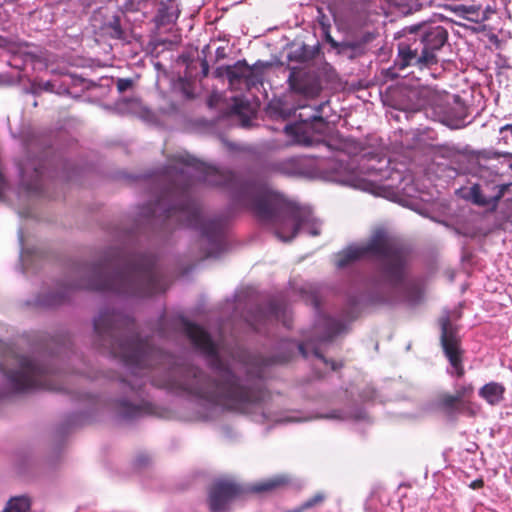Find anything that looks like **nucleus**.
<instances>
[{"label":"nucleus","instance_id":"0eeeda50","mask_svg":"<svg viewBox=\"0 0 512 512\" xmlns=\"http://www.w3.org/2000/svg\"><path fill=\"white\" fill-rule=\"evenodd\" d=\"M446 40L447 32L442 26H425L419 39H414L411 43L399 44L396 65L400 69L408 66L419 69L429 67L437 62L435 52L445 44Z\"/></svg>","mask_w":512,"mask_h":512},{"label":"nucleus","instance_id":"ddd939ff","mask_svg":"<svg viewBox=\"0 0 512 512\" xmlns=\"http://www.w3.org/2000/svg\"><path fill=\"white\" fill-rule=\"evenodd\" d=\"M447 9L456 17L474 24L487 21L496 12V7L489 3L454 4L449 5Z\"/></svg>","mask_w":512,"mask_h":512},{"label":"nucleus","instance_id":"e433bc0d","mask_svg":"<svg viewBox=\"0 0 512 512\" xmlns=\"http://www.w3.org/2000/svg\"><path fill=\"white\" fill-rule=\"evenodd\" d=\"M353 417H354L355 419H361V418H363L364 416H363L362 412H359V413H357L356 415H354Z\"/></svg>","mask_w":512,"mask_h":512},{"label":"nucleus","instance_id":"9b49d317","mask_svg":"<svg viewBox=\"0 0 512 512\" xmlns=\"http://www.w3.org/2000/svg\"><path fill=\"white\" fill-rule=\"evenodd\" d=\"M244 488L231 479L216 481L209 492V507L212 512H223L231 501L241 496Z\"/></svg>","mask_w":512,"mask_h":512},{"label":"nucleus","instance_id":"c85d7f7f","mask_svg":"<svg viewBox=\"0 0 512 512\" xmlns=\"http://www.w3.org/2000/svg\"><path fill=\"white\" fill-rule=\"evenodd\" d=\"M323 417L327 418V419H333V420H345L348 418V416L346 414H344L342 411H339V410H334L331 413H329Z\"/></svg>","mask_w":512,"mask_h":512},{"label":"nucleus","instance_id":"f704fd0d","mask_svg":"<svg viewBox=\"0 0 512 512\" xmlns=\"http://www.w3.org/2000/svg\"><path fill=\"white\" fill-rule=\"evenodd\" d=\"M146 113H147V114H146V116H144V117L146 118V121H152V120H153V118H154V116H153V114L151 113V111H148V112H146Z\"/></svg>","mask_w":512,"mask_h":512},{"label":"nucleus","instance_id":"20e7f679","mask_svg":"<svg viewBox=\"0 0 512 512\" xmlns=\"http://www.w3.org/2000/svg\"><path fill=\"white\" fill-rule=\"evenodd\" d=\"M361 259L377 262L381 281L397 297L411 304L418 303L424 288L418 280L406 278V251L397 238L384 229H377L366 244L351 245L336 255L335 264L345 268Z\"/></svg>","mask_w":512,"mask_h":512},{"label":"nucleus","instance_id":"f257e3e1","mask_svg":"<svg viewBox=\"0 0 512 512\" xmlns=\"http://www.w3.org/2000/svg\"><path fill=\"white\" fill-rule=\"evenodd\" d=\"M173 171L155 175L160 186L154 200L139 207L136 221L152 226L165 222L199 230L207 245L208 257H218L224 249L223 228L219 221L208 219L192 199L194 181L222 186L231 191L234 200L252 211L273 229L282 241L292 240L299 231L312 236L320 234V224L310 209L300 207L274 190L270 180L276 175L302 180H322L374 192L377 182L392 177L386 170L365 169L360 162H254L241 173L221 170L209 162H177Z\"/></svg>","mask_w":512,"mask_h":512},{"label":"nucleus","instance_id":"f03ea898","mask_svg":"<svg viewBox=\"0 0 512 512\" xmlns=\"http://www.w3.org/2000/svg\"><path fill=\"white\" fill-rule=\"evenodd\" d=\"M179 328L209 362L213 379L199 368L144 342L135 323L122 313L104 310L94 320L100 345L122 361L129 371L125 382L133 396L118 400V414L128 419L146 412L148 402L139 392L145 378L154 386L195 399L204 409L199 413L200 418H211L218 409L248 413L253 407L262 410L264 419L268 418L260 406L263 361L244 352L234 353L186 319L179 320Z\"/></svg>","mask_w":512,"mask_h":512},{"label":"nucleus","instance_id":"dca6fc26","mask_svg":"<svg viewBox=\"0 0 512 512\" xmlns=\"http://www.w3.org/2000/svg\"><path fill=\"white\" fill-rule=\"evenodd\" d=\"M225 75L232 87H236L242 81L246 87L255 85L261 81V74L257 67H251L244 61H239L232 66L224 69Z\"/></svg>","mask_w":512,"mask_h":512},{"label":"nucleus","instance_id":"9d476101","mask_svg":"<svg viewBox=\"0 0 512 512\" xmlns=\"http://www.w3.org/2000/svg\"><path fill=\"white\" fill-rule=\"evenodd\" d=\"M439 323L441 327V344L453 369L450 373L462 377L464 375V368L461 361V350L456 329L451 323V316L449 314L443 315Z\"/></svg>","mask_w":512,"mask_h":512},{"label":"nucleus","instance_id":"f3484780","mask_svg":"<svg viewBox=\"0 0 512 512\" xmlns=\"http://www.w3.org/2000/svg\"><path fill=\"white\" fill-rule=\"evenodd\" d=\"M439 157L443 158H466L467 160H479L480 158L490 159V158H500V157H508L510 154L508 153H499V152H491V151H474L470 149L468 146L459 147L455 145L445 144L439 147Z\"/></svg>","mask_w":512,"mask_h":512},{"label":"nucleus","instance_id":"6e6552de","mask_svg":"<svg viewBox=\"0 0 512 512\" xmlns=\"http://www.w3.org/2000/svg\"><path fill=\"white\" fill-rule=\"evenodd\" d=\"M424 112L427 117L451 128L460 129L466 125L467 108L456 95L425 90Z\"/></svg>","mask_w":512,"mask_h":512},{"label":"nucleus","instance_id":"473e14b6","mask_svg":"<svg viewBox=\"0 0 512 512\" xmlns=\"http://www.w3.org/2000/svg\"><path fill=\"white\" fill-rule=\"evenodd\" d=\"M174 160H181V161H184V160H195L194 158H191L189 155H179L178 157H176Z\"/></svg>","mask_w":512,"mask_h":512},{"label":"nucleus","instance_id":"1a4fd4ad","mask_svg":"<svg viewBox=\"0 0 512 512\" xmlns=\"http://www.w3.org/2000/svg\"><path fill=\"white\" fill-rule=\"evenodd\" d=\"M487 173V169L479 168L481 182L461 187L457 190V194L460 198L477 206L487 210H494L497 207L498 201L505 196L512 184L499 182L497 175L493 179L488 180L486 179Z\"/></svg>","mask_w":512,"mask_h":512},{"label":"nucleus","instance_id":"4c0bfd02","mask_svg":"<svg viewBox=\"0 0 512 512\" xmlns=\"http://www.w3.org/2000/svg\"><path fill=\"white\" fill-rule=\"evenodd\" d=\"M145 113H146L145 111H142V114H141V117H142L144 120H146V118L144 117V116H146V114H145Z\"/></svg>","mask_w":512,"mask_h":512},{"label":"nucleus","instance_id":"b1692460","mask_svg":"<svg viewBox=\"0 0 512 512\" xmlns=\"http://www.w3.org/2000/svg\"><path fill=\"white\" fill-rule=\"evenodd\" d=\"M18 239L21 247L20 260L23 266V269H27L29 267V257L34 253L33 250L26 247L25 239L22 230L18 233Z\"/></svg>","mask_w":512,"mask_h":512},{"label":"nucleus","instance_id":"cd10ccee","mask_svg":"<svg viewBox=\"0 0 512 512\" xmlns=\"http://www.w3.org/2000/svg\"><path fill=\"white\" fill-rule=\"evenodd\" d=\"M133 84V81L128 78H121L117 81V88L119 92H124L128 90Z\"/></svg>","mask_w":512,"mask_h":512},{"label":"nucleus","instance_id":"a878e982","mask_svg":"<svg viewBox=\"0 0 512 512\" xmlns=\"http://www.w3.org/2000/svg\"><path fill=\"white\" fill-rule=\"evenodd\" d=\"M406 139L409 140V139H413L414 140V143L413 144H408L407 145V148H411V149H414V148H423L424 147V143H423V139L420 135H416L414 133H408L406 135Z\"/></svg>","mask_w":512,"mask_h":512},{"label":"nucleus","instance_id":"4be33fe9","mask_svg":"<svg viewBox=\"0 0 512 512\" xmlns=\"http://www.w3.org/2000/svg\"><path fill=\"white\" fill-rule=\"evenodd\" d=\"M439 406L447 413H454L460 411L463 402L460 401L459 396L456 394H443L438 399Z\"/></svg>","mask_w":512,"mask_h":512},{"label":"nucleus","instance_id":"4468645a","mask_svg":"<svg viewBox=\"0 0 512 512\" xmlns=\"http://www.w3.org/2000/svg\"><path fill=\"white\" fill-rule=\"evenodd\" d=\"M45 162H19L20 181L30 193L40 194L43 188Z\"/></svg>","mask_w":512,"mask_h":512},{"label":"nucleus","instance_id":"aec40b11","mask_svg":"<svg viewBox=\"0 0 512 512\" xmlns=\"http://www.w3.org/2000/svg\"><path fill=\"white\" fill-rule=\"evenodd\" d=\"M32 501L27 495H18L11 497L3 510V512H29Z\"/></svg>","mask_w":512,"mask_h":512},{"label":"nucleus","instance_id":"7ed1b4c3","mask_svg":"<svg viewBox=\"0 0 512 512\" xmlns=\"http://www.w3.org/2000/svg\"><path fill=\"white\" fill-rule=\"evenodd\" d=\"M80 289L107 291L123 296H146L163 292L166 283L155 267L152 255H129L117 252L109 263L86 265L74 271L42 305L56 306Z\"/></svg>","mask_w":512,"mask_h":512},{"label":"nucleus","instance_id":"2eb2a0df","mask_svg":"<svg viewBox=\"0 0 512 512\" xmlns=\"http://www.w3.org/2000/svg\"><path fill=\"white\" fill-rule=\"evenodd\" d=\"M288 81L293 91L306 97H316L321 91L319 80L303 70L293 68L289 73Z\"/></svg>","mask_w":512,"mask_h":512},{"label":"nucleus","instance_id":"a211bd4d","mask_svg":"<svg viewBox=\"0 0 512 512\" xmlns=\"http://www.w3.org/2000/svg\"><path fill=\"white\" fill-rule=\"evenodd\" d=\"M271 319L281 320L285 326L289 325L288 308L282 301L273 300L267 309H259L248 321L255 330H260L259 326Z\"/></svg>","mask_w":512,"mask_h":512},{"label":"nucleus","instance_id":"c756f323","mask_svg":"<svg viewBox=\"0 0 512 512\" xmlns=\"http://www.w3.org/2000/svg\"><path fill=\"white\" fill-rule=\"evenodd\" d=\"M235 103H234V106H233V111L237 114H245V103L242 99L240 98H235L234 99Z\"/></svg>","mask_w":512,"mask_h":512},{"label":"nucleus","instance_id":"f8f14e48","mask_svg":"<svg viewBox=\"0 0 512 512\" xmlns=\"http://www.w3.org/2000/svg\"><path fill=\"white\" fill-rule=\"evenodd\" d=\"M328 125L321 117H314L313 122L296 123L286 126V133L293 137V141L304 146H312L320 143V137L324 135Z\"/></svg>","mask_w":512,"mask_h":512},{"label":"nucleus","instance_id":"bb28decb","mask_svg":"<svg viewBox=\"0 0 512 512\" xmlns=\"http://www.w3.org/2000/svg\"><path fill=\"white\" fill-rule=\"evenodd\" d=\"M472 392H473V386L471 384H469V385L459 386L456 389L455 394L457 396H459L460 401L463 402V398L471 395Z\"/></svg>","mask_w":512,"mask_h":512},{"label":"nucleus","instance_id":"5701e85b","mask_svg":"<svg viewBox=\"0 0 512 512\" xmlns=\"http://www.w3.org/2000/svg\"><path fill=\"white\" fill-rule=\"evenodd\" d=\"M326 499V494L324 492H317L314 496L304 501L301 505L294 508L290 512H304L305 510L314 508L318 505H321Z\"/></svg>","mask_w":512,"mask_h":512},{"label":"nucleus","instance_id":"423d86ee","mask_svg":"<svg viewBox=\"0 0 512 512\" xmlns=\"http://www.w3.org/2000/svg\"><path fill=\"white\" fill-rule=\"evenodd\" d=\"M311 302L316 308V324L313 328V336L302 344L293 341H287L284 346L287 352L283 355L276 356L274 362L283 363L292 357L296 351L300 352L305 358L314 356L321 364L332 371L337 370L340 365L334 361H328L320 351L319 344L330 341L334 336L341 333L346 323L343 320L332 318L324 310L320 308V302L317 296H312Z\"/></svg>","mask_w":512,"mask_h":512},{"label":"nucleus","instance_id":"6ab92c4d","mask_svg":"<svg viewBox=\"0 0 512 512\" xmlns=\"http://www.w3.org/2000/svg\"><path fill=\"white\" fill-rule=\"evenodd\" d=\"M479 396L489 405L496 406L504 399L505 387L498 382H489L479 389Z\"/></svg>","mask_w":512,"mask_h":512},{"label":"nucleus","instance_id":"393cba45","mask_svg":"<svg viewBox=\"0 0 512 512\" xmlns=\"http://www.w3.org/2000/svg\"><path fill=\"white\" fill-rule=\"evenodd\" d=\"M341 149L352 156L358 155V153L362 150L360 144L353 139H346L343 142Z\"/></svg>","mask_w":512,"mask_h":512},{"label":"nucleus","instance_id":"2f4dec72","mask_svg":"<svg viewBox=\"0 0 512 512\" xmlns=\"http://www.w3.org/2000/svg\"><path fill=\"white\" fill-rule=\"evenodd\" d=\"M482 486H483V480H481V479H477V480L473 481L470 485V487L473 489H478Z\"/></svg>","mask_w":512,"mask_h":512},{"label":"nucleus","instance_id":"412c9836","mask_svg":"<svg viewBox=\"0 0 512 512\" xmlns=\"http://www.w3.org/2000/svg\"><path fill=\"white\" fill-rule=\"evenodd\" d=\"M287 483L288 478L286 476L276 475L254 484L252 490L255 492L272 491L286 485Z\"/></svg>","mask_w":512,"mask_h":512},{"label":"nucleus","instance_id":"39448f33","mask_svg":"<svg viewBox=\"0 0 512 512\" xmlns=\"http://www.w3.org/2000/svg\"><path fill=\"white\" fill-rule=\"evenodd\" d=\"M0 369L4 372L10 388L15 392L28 391L35 388L60 390L54 383L52 370L34 359L19 356L8 349L0 341Z\"/></svg>","mask_w":512,"mask_h":512},{"label":"nucleus","instance_id":"72a5a7b5","mask_svg":"<svg viewBox=\"0 0 512 512\" xmlns=\"http://www.w3.org/2000/svg\"><path fill=\"white\" fill-rule=\"evenodd\" d=\"M43 88L46 90V91H52L53 90V85L51 82L47 81L43 84Z\"/></svg>","mask_w":512,"mask_h":512},{"label":"nucleus","instance_id":"7c9ffc66","mask_svg":"<svg viewBox=\"0 0 512 512\" xmlns=\"http://www.w3.org/2000/svg\"><path fill=\"white\" fill-rule=\"evenodd\" d=\"M500 134L503 135L504 139H512V124H507L500 128Z\"/></svg>","mask_w":512,"mask_h":512},{"label":"nucleus","instance_id":"58836bf2","mask_svg":"<svg viewBox=\"0 0 512 512\" xmlns=\"http://www.w3.org/2000/svg\"><path fill=\"white\" fill-rule=\"evenodd\" d=\"M510 168L512 169V162H511Z\"/></svg>","mask_w":512,"mask_h":512},{"label":"nucleus","instance_id":"c9c22d12","mask_svg":"<svg viewBox=\"0 0 512 512\" xmlns=\"http://www.w3.org/2000/svg\"><path fill=\"white\" fill-rule=\"evenodd\" d=\"M390 300H392V299H391V298H389V297H380V298L378 299V301H380V302H388V301H390Z\"/></svg>","mask_w":512,"mask_h":512}]
</instances>
